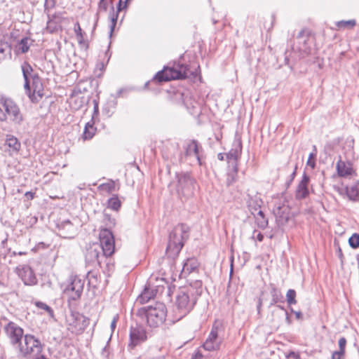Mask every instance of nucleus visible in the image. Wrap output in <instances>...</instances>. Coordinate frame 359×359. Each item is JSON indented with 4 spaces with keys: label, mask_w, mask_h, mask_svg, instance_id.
I'll return each mask as SVG.
<instances>
[{
    "label": "nucleus",
    "mask_w": 359,
    "mask_h": 359,
    "mask_svg": "<svg viewBox=\"0 0 359 359\" xmlns=\"http://www.w3.org/2000/svg\"><path fill=\"white\" fill-rule=\"evenodd\" d=\"M273 213L276 217L283 220H287L289 218V209L285 205H276L273 208Z\"/></svg>",
    "instance_id": "27"
},
{
    "label": "nucleus",
    "mask_w": 359,
    "mask_h": 359,
    "mask_svg": "<svg viewBox=\"0 0 359 359\" xmlns=\"http://www.w3.org/2000/svg\"><path fill=\"white\" fill-rule=\"evenodd\" d=\"M189 228L187 225L180 224L174 227L170 233L166 253L168 257L175 258L182 249L184 242L189 238Z\"/></svg>",
    "instance_id": "3"
},
{
    "label": "nucleus",
    "mask_w": 359,
    "mask_h": 359,
    "mask_svg": "<svg viewBox=\"0 0 359 359\" xmlns=\"http://www.w3.org/2000/svg\"><path fill=\"white\" fill-rule=\"evenodd\" d=\"M356 24L355 20H341L339 21L336 23L338 28H353Z\"/></svg>",
    "instance_id": "37"
},
{
    "label": "nucleus",
    "mask_w": 359,
    "mask_h": 359,
    "mask_svg": "<svg viewBox=\"0 0 359 359\" xmlns=\"http://www.w3.org/2000/svg\"><path fill=\"white\" fill-rule=\"evenodd\" d=\"M49 20L47 22V29L50 31V32H53L57 29V25L56 23L50 18L48 15Z\"/></svg>",
    "instance_id": "42"
},
{
    "label": "nucleus",
    "mask_w": 359,
    "mask_h": 359,
    "mask_svg": "<svg viewBox=\"0 0 359 359\" xmlns=\"http://www.w3.org/2000/svg\"><path fill=\"white\" fill-rule=\"evenodd\" d=\"M107 205L109 208L117 211L121 208V202L117 195H114L108 200Z\"/></svg>",
    "instance_id": "33"
},
{
    "label": "nucleus",
    "mask_w": 359,
    "mask_h": 359,
    "mask_svg": "<svg viewBox=\"0 0 359 359\" xmlns=\"http://www.w3.org/2000/svg\"><path fill=\"white\" fill-rule=\"evenodd\" d=\"M242 152V143L240 138H236L233 142L232 148L226 154V158L232 166L237 163Z\"/></svg>",
    "instance_id": "19"
},
{
    "label": "nucleus",
    "mask_w": 359,
    "mask_h": 359,
    "mask_svg": "<svg viewBox=\"0 0 359 359\" xmlns=\"http://www.w3.org/2000/svg\"><path fill=\"white\" fill-rule=\"evenodd\" d=\"M232 273H233V261H231V264L230 276H231Z\"/></svg>",
    "instance_id": "60"
},
{
    "label": "nucleus",
    "mask_w": 359,
    "mask_h": 359,
    "mask_svg": "<svg viewBox=\"0 0 359 359\" xmlns=\"http://www.w3.org/2000/svg\"><path fill=\"white\" fill-rule=\"evenodd\" d=\"M34 193L32 191H27L25 196L27 198V199L32 200L34 198Z\"/></svg>",
    "instance_id": "53"
},
{
    "label": "nucleus",
    "mask_w": 359,
    "mask_h": 359,
    "mask_svg": "<svg viewBox=\"0 0 359 359\" xmlns=\"http://www.w3.org/2000/svg\"><path fill=\"white\" fill-rule=\"evenodd\" d=\"M83 285V281L81 278L77 276H72L64 289V294L68 297L69 300H77L81 296Z\"/></svg>",
    "instance_id": "8"
},
{
    "label": "nucleus",
    "mask_w": 359,
    "mask_h": 359,
    "mask_svg": "<svg viewBox=\"0 0 359 359\" xmlns=\"http://www.w3.org/2000/svg\"><path fill=\"white\" fill-rule=\"evenodd\" d=\"M313 39L307 29L301 30L294 39L292 51L297 53L299 58L305 57L311 53Z\"/></svg>",
    "instance_id": "4"
},
{
    "label": "nucleus",
    "mask_w": 359,
    "mask_h": 359,
    "mask_svg": "<svg viewBox=\"0 0 359 359\" xmlns=\"http://www.w3.org/2000/svg\"><path fill=\"white\" fill-rule=\"evenodd\" d=\"M36 305L38 308L41 309L45 311H47L48 313L52 312L51 308L43 302H36Z\"/></svg>",
    "instance_id": "44"
},
{
    "label": "nucleus",
    "mask_w": 359,
    "mask_h": 359,
    "mask_svg": "<svg viewBox=\"0 0 359 359\" xmlns=\"http://www.w3.org/2000/svg\"><path fill=\"white\" fill-rule=\"evenodd\" d=\"M104 111L106 112V114L108 116H111L112 115V114L114 113L113 110L107 109V107L104 108Z\"/></svg>",
    "instance_id": "55"
},
{
    "label": "nucleus",
    "mask_w": 359,
    "mask_h": 359,
    "mask_svg": "<svg viewBox=\"0 0 359 359\" xmlns=\"http://www.w3.org/2000/svg\"><path fill=\"white\" fill-rule=\"evenodd\" d=\"M6 144L15 151H19L20 148V143L18 140L11 135L6 136Z\"/></svg>",
    "instance_id": "31"
},
{
    "label": "nucleus",
    "mask_w": 359,
    "mask_h": 359,
    "mask_svg": "<svg viewBox=\"0 0 359 359\" xmlns=\"http://www.w3.org/2000/svg\"><path fill=\"white\" fill-rule=\"evenodd\" d=\"M137 314L146 319L148 326L156 328L165 322L167 316V309L163 303L155 302L151 305L139 309Z\"/></svg>",
    "instance_id": "2"
},
{
    "label": "nucleus",
    "mask_w": 359,
    "mask_h": 359,
    "mask_svg": "<svg viewBox=\"0 0 359 359\" xmlns=\"http://www.w3.org/2000/svg\"><path fill=\"white\" fill-rule=\"evenodd\" d=\"M317 155V149L315 145L313 146V151L310 153L306 164L310 166L312 169L316 167V157Z\"/></svg>",
    "instance_id": "35"
},
{
    "label": "nucleus",
    "mask_w": 359,
    "mask_h": 359,
    "mask_svg": "<svg viewBox=\"0 0 359 359\" xmlns=\"http://www.w3.org/2000/svg\"><path fill=\"white\" fill-rule=\"evenodd\" d=\"M339 350H341V351H345V347H346V339L345 337H341L339 340Z\"/></svg>",
    "instance_id": "48"
},
{
    "label": "nucleus",
    "mask_w": 359,
    "mask_h": 359,
    "mask_svg": "<svg viewBox=\"0 0 359 359\" xmlns=\"http://www.w3.org/2000/svg\"><path fill=\"white\" fill-rule=\"evenodd\" d=\"M348 243L349 245L353 248L355 249L359 247V234L358 233H353L348 239Z\"/></svg>",
    "instance_id": "39"
},
{
    "label": "nucleus",
    "mask_w": 359,
    "mask_h": 359,
    "mask_svg": "<svg viewBox=\"0 0 359 359\" xmlns=\"http://www.w3.org/2000/svg\"><path fill=\"white\" fill-rule=\"evenodd\" d=\"M93 125L94 123L93 120H91L90 121L88 122L86 124L84 131L83 133V138L84 140H90L94 136L96 131V128L94 127Z\"/></svg>",
    "instance_id": "28"
},
{
    "label": "nucleus",
    "mask_w": 359,
    "mask_h": 359,
    "mask_svg": "<svg viewBox=\"0 0 359 359\" xmlns=\"http://www.w3.org/2000/svg\"><path fill=\"white\" fill-rule=\"evenodd\" d=\"M177 191L180 195L189 197L193 194L194 189V180L189 173H179L177 175Z\"/></svg>",
    "instance_id": "9"
},
{
    "label": "nucleus",
    "mask_w": 359,
    "mask_h": 359,
    "mask_svg": "<svg viewBox=\"0 0 359 359\" xmlns=\"http://www.w3.org/2000/svg\"><path fill=\"white\" fill-rule=\"evenodd\" d=\"M98 189L101 191H106L107 193H110L115 190V182L114 181H109L107 183L101 184Z\"/></svg>",
    "instance_id": "36"
},
{
    "label": "nucleus",
    "mask_w": 359,
    "mask_h": 359,
    "mask_svg": "<svg viewBox=\"0 0 359 359\" xmlns=\"http://www.w3.org/2000/svg\"><path fill=\"white\" fill-rule=\"evenodd\" d=\"M310 182L309 177L304 174L302 179L299 183L296 190V197L298 199H303L306 198L309 194V184Z\"/></svg>",
    "instance_id": "20"
},
{
    "label": "nucleus",
    "mask_w": 359,
    "mask_h": 359,
    "mask_svg": "<svg viewBox=\"0 0 359 359\" xmlns=\"http://www.w3.org/2000/svg\"><path fill=\"white\" fill-rule=\"evenodd\" d=\"M32 41L28 38H23L21 39L20 43H18L17 48L18 51H20L22 53H25L29 50V46L31 45Z\"/></svg>",
    "instance_id": "34"
},
{
    "label": "nucleus",
    "mask_w": 359,
    "mask_h": 359,
    "mask_svg": "<svg viewBox=\"0 0 359 359\" xmlns=\"http://www.w3.org/2000/svg\"><path fill=\"white\" fill-rule=\"evenodd\" d=\"M252 238L257 239L258 241L262 242L264 239V236L261 232H257L256 230H255L253 231Z\"/></svg>",
    "instance_id": "46"
},
{
    "label": "nucleus",
    "mask_w": 359,
    "mask_h": 359,
    "mask_svg": "<svg viewBox=\"0 0 359 359\" xmlns=\"http://www.w3.org/2000/svg\"><path fill=\"white\" fill-rule=\"evenodd\" d=\"M1 102L11 121L15 124L20 125L24 118L18 104L10 98H2Z\"/></svg>",
    "instance_id": "10"
},
{
    "label": "nucleus",
    "mask_w": 359,
    "mask_h": 359,
    "mask_svg": "<svg viewBox=\"0 0 359 359\" xmlns=\"http://www.w3.org/2000/svg\"><path fill=\"white\" fill-rule=\"evenodd\" d=\"M278 307L283 311V314L285 313V312H287L285 309L284 307L281 306H278Z\"/></svg>",
    "instance_id": "59"
},
{
    "label": "nucleus",
    "mask_w": 359,
    "mask_h": 359,
    "mask_svg": "<svg viewBox=\"0 0 359 359\" xmlns=\"http://www.w3.org/2000/svg\"><path fill=\"white\" fill-rule=\"evenodd\" d=\"M109 105L112 109H114L116 108V102L115 101H112V102H109Z\"/></svg>",
    "instance_id": "58"
},
{
    "label": "nucleus",
    "mask_w": 359,
    "mask_h": 359,
    "mask_svg": "<svg viewBox=\"0 0 359 359\" xmlns=\"http://www.w3.org/2000/svg\"><path fill=\"white\" fill-rule=\"evenodd\" d=\"M255 217L256 223L259 228L264 229L267 226L268 220L265 217V215L262 210H259L257 214L255 216Z\"/></svg>",
    "instance_id": "32"
},
{
    "label": "nucleus",
    "mask_w": 359,
    "mask_h": 359,
    "mask_svg": "<svg viewBox=\"0 0 359 359\" xmlns=\"http://www.w3.org/2000/svg\"><path fill=\"white\" fill-rule=\"evenodd\" d=\"M287 302L289 305L295 304L296 301V292L294 290L290 289L287 290L286 294Z\"/></svg>",
    "instance_id": "38"
},
{
    "label": "nucleus",
    "mask_w": 359,
    "mask_h": 359,
    "mask_svg": "<svg viewBox=\"0 0 359 359\" xmlns=\"http://www.w3.org/2000/svg\"><path fill=\"white\" fill-rule=\"evenodd\" d=\"M109 354V347H108V345L107 344L103 348H102V355L104 357H107Z\"/></svg>",
    "instance_id": "52"
},
{
    "label": "nucleus",
    "mask_w": 359,
    "mask_h": 359,
    "mask_svg": "<svg viewBox=\"0 0 359 359\" xmlns=\"http://www.w3.org/2000/svg\"><path fill=\"white\" fill-rule=\"evenodd\" d=\"M175 96L176 99L180 100L182 101V104L186 107V108L191 114H196L198 113L199 104L189 92L177 93Z\"/></svg>",
    "instance_id": "16"
},
{
    "label": "nucleus",
    "mask_w": 359,
    "mask_h": 359,
    "mask_svg": "<svg viewBox=\"0 0 359 359\" xmlns=\"http://www.w3.org/2000/svg\"><path fill=\"white\" fill-rule=\"evenodd\" d=\"M7 118L6 112H4L0 108V121H5Z\"/></svg>",
    "instance_id": "51"
},
{
    "label": "nucleus",
    "mask_w": 359,
    "mask_h": 359,
    "mask_svg": "<svg viewBox=\"0 0 359 359\" xmlns=\"http://www.w3.org/2000/svg\"><path fill=\"white\" fill-rule=\"evenodd\" d=\"M110 339H111L110 338H109V339H108L107 344H109V342Z\"/></svg>",
    "instance_id": "64"
},
{
    "label": "nucleus",
    "mask_w": 359,
    "mask_h": 359,
    "mask_svg": "<svg viewBox=\"0 0 359 359\" xmlns=\"http://www.w3.org/2000/svg\"><path fill=\"white\" fill-rule=\"evenodd\" d=\"M345 351L339 350L332 353V359H344Z\"/></svg>",
    "instance_id": "43"
},
{
    "label": "nucleus",
    "mask_w": 359,
    "mask_h": 359,
    "mask_svg": "<svg viewBox=\"0 0 359 359\" xmlns=\"http://www.w3.org/2000/svg\"><path fill=\"white\" fill-rule=\"evenodd\" d=\"M4 52V49L2 47H0V53H3Z\"/></svg>",
    "instance_id": "62"
},
{
    "label": "nucleus",
    "mask_w": 359,
    "mask_h": 359,
    "mask_svg": "<svg viewBox=\"0 0 359 359\" xmlns=\"http://www.w3.org/2000/svg\"><path fill=\"white\" fill-rule=\"evenodd\" d=\"M147 339V333L143 327L140 325L131 327L130 330V343L128 344V347L133 348L136 346L146 341Z\"/></svg>",
    "instance_id": "14"
},
{
    "label": "nucleus",
    "mask_w": 359,
    "mask_h": 359,
    "mask_svg": "<svg viewBox=\"0 0 359 359\" xmlns=\"http://www.w3.org/2000/svg\"><path fill=\"white\" fill-rule=\"evenodd\" d=\"M238 177V164L235 163L232 166V170L227 173L226 184L228 187L231 186L237 180Z\"/></svg>",
    "instance_id": "29"
},
{
    "label": "nucleus",
    "mask_w": 359,
    "mask_h": 359,
    "mask_svg": "<svg viewBox=\"0 0 359 359\" xmlns=\"http://www.w3.org/2000/svg\"><path fill=\"white\" fill-rule=\"evenodd\" d=\"M67 321L69 325L74 327L77 330H83L88 325V319L83 314L72 311L67 317Z\"/></svg>",
    "instance_id": "17"
},
{
    "label": "nucleus",
    "mask_w": 359,
    "mask_h": 359,
    "mask_svg": "<svg viewBox=\"0 0 359 359\" xmlns=\"http://www.w3.org/2000/svg\"><path fill=\"white\" fill-rule=\"evenodd\" d=\"M271 289L270 291L271 295L272 297L271 299V305L276 304L278 302H283V297L280 292V291L275 287V285H271Z\"/></svg>",
    "instance_id": "30"
},
{
    "label": "nucleus",
    "mask_w": 359,
    "mask_h": 359,
    "mask_svg": "<svg viewBox=\"0 0 359 359\" xmlns=\"http://www.w3.org/2000/svg\"><path fill=\"white\" fill-rule=\"evenodd\" d=\"M284 316H285V320H286L287 323L288 324H290V319L288 313L287 312H285Z\"/></svg>",
    "instance_id": "56"
},
{
    "label": "nucleus",
    "mask_w": 359,
    "mask_h": 359,
    "mask_svg": "<svg viewBox=\"0 0 359 359\" xmlns=\"http://www.w3.org/2000/svg\"><path fill=\"white\" fill-rule=\"evenodd\" d=\"M188 67L184 65H181L179 67V69L175 67H164L163 70L156 74L154 79L162 82L185 79L188 76Z\"/></svg>",
    "instance_id": "5"
},
{
    "label": "nucleus",
    "mask_w": 359,
    "mask_h": 359,
    "mask_svg": "<svg viewBox=\"0 0 359 359\" xmlns=\"http://www.w3.org/2000/svg\"><path fill=\"white\" fill-rule=\"evenodd\" d=\"M58 234L64 238H73L76 233V227L69 220H65L57 225Z\"/></svg>",
    "instance_id": "18"
},
{
    "label": "nucleus",
    "mask_w": 359,
    "mask_h": 359,
    "mask_svg": "<svg viewBox=\"0 0 359 359\" xmlns=\"http://www.w3.org/2000/svg\"><path fill=\"white\" fill-rule=\"evenodd\" d=\"M104 258H107L100 250L98 243H93L86 248L85 260L87 264L93 266H100Z\"/></svg>",
    "instance_id": "11"
},
{
    "label": "nucleus",
    "mask_w": 359,
    "mask_h": 359,
    "mask_svg": "<svg viewBox=\"0 0 359 359\" xmlns=\"http://www.w3.org/2000/svg\"><path fill=\"white\" fill-rule=\"evenodd\" d=\"M18 276L27 285H34L37 283V278L34 271L27 265H21L16 268Z\"/></svg>",
    "instance_id": "15"
},
{
    "label": "nucleus",
    "mask_w": 359,
    "mask_h": 359,
    "mask_svg": "<svg viewBox=\"0 0 359 359\" xmlns=\"http://www.w3.org/2000/svg\"><path fill=\"white\" fill-rule=\"evenodd\" d=\"M291 311L294 313L297 319L299 320L302 318V313L300 311H295L292 309H291Z\"/></svg>",
    "instance_id": "54"
},
{
    "label": "nucleus",
    "mask_w": 359,
    "mask_h": 359,
    "mask_svg": "<svg viewBox=\"0 0 359 359\" xmlns=\"http://www.w3.org/2000/svg\"><path fill=\"white\" fill-rule=\"evenodd\" d=\"M285 60H286V61H288V57H287V56H286V57H285Z\"/></svg>",
    "instance_id": "63"
},
{
    "label": "nucleus",
    "mask_w": 359,
    "mask_h": 359,
    "mask_svg": "<svg viewBox=\"0 0 359 359\" xmlns=\"http://www.w3.org/2000/svg\"><path fill=\"white\" fill-rule=\"evenodd\" d=\"M4 331L11 344L17 348L25 336L22 328L11 321L4 326Z\"/></svg>",
    "instance_id": "12"
},
{
    "label": "nucleus",
    "mask_w": 359,
    "mask_h": 359,
    "mask_svg": "<svg viewBox=\"0 0 359 359\" xmlns=\"http://www.w3.org/2000/svg\"><path fill=\"white\" fill-rule=\"evenodd\" d=\"M217 158L219 160V161H223L224 159V154H222V153H219L217 155Z\"/></svg>",
    "instance_id": "57"
},
{
    "label": "nucleus",
    "mask_w": 359,
    "mask_h": 359,
    "mask_svg": "<svg viewBox=\"0 0 359 359\" xmlns=\"http://www.w3.org/2000/svg\"><path fill=\"white\" fill-rule=\"evenodd\" d=\"M128 0H119L117 10L118 12L121 11L122 9H124L127 7V3Z\"/></svg>",
    "instance_id": "49"
},
{
    "label": "nucleus",
    "mask_w": 359,
    "mask_h": 359,
    "mask_svg": "<svg viewBox=\"0 0 359 359\" xmlns=\"http://www.w3.org/2000/svg\"><path fill=\"white\" fill-rule=\"evenodd\" d=\"M219 329V325L216 323L213 325L208 338L203 345L206 351H212L219 348L222 339L218 336Z\"/></svg>",
    "instance_id": "13"
},
{
    "label": "nucleus",
    "mask_w": 359,
    "mask_h": 359,
    "mask_svg": "<svg viewBox=\"0 0 359 359\" xmlns=\"http://www.w3.org/2000/svg\"><path fill=\"white\" fill-rule=\"evenodd\" d=\"M55 4V0H45L44 8L45 11H48L49 8L54 7Z\"/></svg>",
    "instance_id": "47"
},
{
    "label": "nucleus",
    "mask_w": 359,
    "mask_h": 359,
    "mask_svg": "<svg viewBox=\"0 0 359 359\" xmlns=\"http://www.w3.org/2000/svg\"><path fill=\"white\" fill-rule=\"evenodd\" d=\"M186 156H194L199 161L198 147L196 140L189 142L185 147Z\"/></svg>",
    "instance_id": "26"
},
{
    "label": "nucleus",
    "mask_w": 359,
    "mask_h": 359,
    "mask_svg": "<svg viewBox=\"0 0 359 359\" xmlns=\"http://www.w3.org/2000/svg\"><path fill=\"white\" fill-rule=\"evenodd\" d=\"M196 284L197 287H201V285H202L201 282H196Z\"/></svg>",
    "instance_id": "61"
},
{
    "label": "nucleus",
    "mask_w": 359,
    "mask_h": 359,
    "mask_svg": "<svg viewBox=\"0 0 359 359\" xmlns=\"http://www.w3.org/2000/svg\"><path fill=\"white\" fill-rule=\"evenodd\" d=\"M118 11L116 13L113 11L112 13L110 14V15H109V18L111 20L110 33H109L110 36L112 35V33H113L115 26L116 25L117 19H118Z\"/></svg>",
    "instance_id": "40"
},
{
    "label": "nucleus",
    "mask_w": 359,
    "mask_h": 359,
    "mask_svg": "<svg viewBox=\"0 0 359 359\" xmlns=\"http://www.w3.org/2000/svg\"><path fill=\"white\" fill-rule=\"evenodd\" d=\"M336 168L339 176L343 177L351 175L353 172L351 165L349 163H346L341 160H339L337 163Z\"/></svg>",
    "instance_id": "22"
},
{
    "label": "nucleus",
    "mask_w": 359,
    "mask_h": 359,
    "mask_svg": "<svg viewBox=\"0 0 359 359\" xmlns=\"http://www.w3.org/2000/svg\"><path fill=\"white\" fill-rule=\"evenodd\" d=\"M337 191L340 195L346 194L352 201H359V185L358 184L347 186L344 189L338 188Z\"/></svg>",
    "instance_id": "21"
},
{
    "label": "nucleus",
    "mask_w": 359,
    "mask_h": 359,
    "mask_svg": "<svg viewBox=\"0 0 359 359\" xmlns=\"http://www.w3.org/2000/svg\"><path fill=\"white\" fill-rule=\"evenodd\" d=\"M74 29V32L76 34L77 41L79 43H81L82 42V41L83 40V32H82L81 28L79 22L75 23Z\"/></svg>",
    "instance_id": "41"
},
{
    "label": "nucleus",
    "mask_w": 359,
    "mask_h": 359,
    "mask_svg": "<svg viewBox=\"0 0 359 359\" xmlns=\"http://www.w3.org/2000/svg\"><path fill=\"white\" fill-rule=\"evenodd\" d=\"M201 291L192 287H185L177 292L175 299L177 320L186 316L194 308Z\"/></svg>",
    "instance_id": "1"
},
{
    "label": "nucleus",
    "mask_w": 359,
    "mask_h": 359,
    "mask_svg": "<svg viewBox=\"0 0 359 359\" xmlns=\"http://www.w3.org/2000/svg\"><path fill=\"white\" fill-rule=\"evenodd\" d=\"M108 6V2L107 0H100L98 8L100 11H106Z\"/></svg>",
    "instance_id": "45"
},
{
    "label": "nucleus",
    "mask_w": 359,
    "mask_h": 359,
    "mask_svg": "<svg viewBox=\"0 0 359 359\" xmlns=\"http://www.w3.org/2000/svg\"><path fill=\"white\" fill-rule=\"evenodd\" d=\"M100 250L106 256L111 257L115 250L114 238L111 231L107 229H103L99 233Z\"/></svg>",
    "instance_id": "7"
},
{
    "label": "nucleus",
    "mask_w": 359,
    "mask_h": 359,
    "mask_svg": "<svg viewBox=\"0 0 359 359\" xmlns=\"http://www.w3.org/2000/svg\"><path fill=\"white\" fill-rule=\"evenodd\" d=\"M118 319V315H116L114 316L111 323V325H110V327H111V331L113 332L114 330V329L116 328V322Z\"/></svg>",
    "instance_id": "50"
},
{
    "label": "nucleus",
    "mask_w": 359,
    "mask_h": 359,
    "mask_svg": "<svg viewBox=\"0 0 359 359\" xmlns=\"http://www.w3.org/2000/svg\"><path fill=\"white\" fill-rule=\"evenodd\" d=\"M21 69L25 80L24 88L25 89H28L30 80H32V75L34 74L33 73V68L27 62H24L21 65Z\"/></svg>",
    "instance_id": "23"
},
{
    "label": "nucleus",
    "mask_w": 359,
    "mask_h": 359,
    "mask_svg": "<svg viewBox=\"0 0 359 359\" xmlns=\"http://www.w3.org/2000/svg\"><path fill=\"white\" fill-rule=\"evenodd\" d=\"M155 296L156 292L154 290H151L150 288L145 287L143 292L137 297V302H139L141 304H146Z\"/></svg>",
    "instance_id": "24"
},
{
    "label": "nucleus",
    "mask_w": 359,
    "mask_h": 359,
    "mask_svg": "<svg viewBox=\"0 0 359 359\" xmlns=\"http://www.w3.org/2000/svg\"><path fill=\"white\" fill-rule=\"evenodd\" d=\"M31 102L38 103L44 96V88L41 79L37 74L32 75L28 89H25Z\"/></svg>",
    "instance_id": "6"
},
{
    "label": "nucleus",
    "mask_w": 359,
    "mask_h": 359,
    "mask_svg": "<svg viewBox=\"0 0 359 359\" xmlns=\"http://www.w3.org/2000/svg\"><path fill=\"white\" fill-rule=\"evenodd\" d=\"M198 266V263L195 258L187 259L183 265L182 273L184 275L189 274L197 269Z\"/></svg>",
    "instance_id": "25"
}]
</instances>
